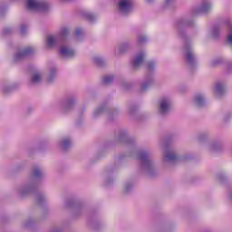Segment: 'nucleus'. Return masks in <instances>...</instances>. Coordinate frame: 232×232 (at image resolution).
I'll return each mask as SVG.
<instances>
[{
  "label": "nucleus",
  "mask_w": 232,
  "mask_h": 232,
  "mask_svg": "<svg viewBox=\"0 0 232 232\" xmlns=\"http://www.w3.org/2000/svg\"><path fill=\"white\" fill-rule=\"evenodd\" d=\"M26 8L28 10H46L48 4L37 0H27Z\"/></svg>",
  "instance_id": "nucleus-1"
},
{
  "label": "nucleus",
  "mask_w": 232,
  "mask_h": 232,
  "mask_svg": "<svg viewBox=\"0 0 232 232\" xmlns=\"http://www.w3.org/2000/svg\"><path fill=\"white\" fill-rule=\"evenodd\" d=\"M118 8L121 14H128L131 11V0H121Z\"/></svg>",
  "instance_id": "nucleus-2"
},
{
  "label": "nucleus",
  "mask_w": 232,
  "mask_h": 232,
  "mask_svg": "<svg viewBox=\"0 0 232 232\" xmlns=\"http://www.w3.org/2000/svg\"><path fill=\"white\" fill-rule=\"evenodd\" d=\"M60 54L63 57H73L75 55V51H73L66 46H62L60 49Z\"/></svg>",
  "instance_id": "nucleus-3"
},
{
  "label": "nucleus",
  "mask_w": 232,
  "mask_h": 232,
  "mask_svg": "<svg viewBox=\"0 0 232 232\" xmlns=\"http://www.w3.org/2000/svg\"><path fill=\"white\" fill-rule=\"evenodd\" d=\"M30 53H34V48L26 47L25 49L18 52V53L15 56V59H22V57H26V55H30Z\"/></svg>",
  "instance_id": "nucleus-4"
},
{
  "label": "nucleus",
  "mask_w": 232,
  "mask_h": 232,
  "mask_svg": "<svg viewBox=\"0 0 232 232\" xmlns=\"http://www.w3.org/2000/svg\"><path fill=\"white\" fill-rule=\"evenodd\" d=\"M169 110V101L163 99L160 101V112L161 114L166 113Z\"/></svg>",
  "instance_id": "nucleus-5"
},
{
  "label": "nucleus",
  "mask_w": 232,
  "mask_h": 232,
  "mask_svg": "<svg viewBox=\"0 0 232 232\" xmlns=\"http://www.w3.org/2000/svg\"><path fill=\"white\" fill-rule=\"evenodd\" d=\"M142 63H144V54L140 53L133 60L132 66H133V68H139V66L141 65Z\"/></svg>",
  "instance_id": "nucleus-6"
},
{
  "label": "nucleus",
  "mask_w": 232,
  "mask_h": 232,
  "mask_svg": "<svg viewBox=\"0 0 232 232\" xmlns=\"http://www.w3.org/2000/svg\"><path fill=\"white\" fill-rule=\"evenodd\" d=\"M140 160H142L144 164H148L150 160H148V153L146 152H140L139 156Z\"/></svg>",
  "instance_id": "nucleus-7"
},
{
  "label": "nucleus",
  "mask_w": 232,
  "mask_h": 232,
  "mask_svg": "<svg viewBox=\"0 0 232 232\" xmlns=\"http://www.w3.org/2000/svg\"><path fill=\"white\" fill-rule=\"evenodd\" d=\"M55 44V37L53 36H48L47 37V46L48 48H52Z\"/></svg>",
  "instance_id": "nucleus-8"
},
{
  "label": "nucleus",
  "mask_w": 232,
  "mask_h": 232,
  "mask_svg": "<svg viewBox=\"0 0 232 232\" xmlns=\"http://www.w3.org/2000/svg\"><path fill=\"white\" fill-rule=\"evenodd\" d=\"M41 79H42L41 74L36 72L32 77V82L36 84L37 82H41Z\"/></svg>",
  "instance_id": "nucleus-9"
},
{
  "label": "nucleus",
  "mask_w": 232,
  "mask_h": 232,
  "mask_svg": "<svg viewBox=\"0 0 232 232\" xmlns=\"http://www.w3.org/2000/svg\"><path fill=\"white\" fill-rule=\"evenodd\" d=\"M224 92V85L222 83H217L216 85V93L220 95Z\"/></svg>",
  "instance_id": "nucleus-10"
},
{
  "label": "nucleus",
  "mask_w": 232,
  "mask_h": 232,
  "mask_svg": "<svg viewBox=\"0 0 232 232\" xmlns=\"http://www.w3.org/2000/svg\"><path fill=\"white\" fill-rule=\"evenodd\" d=\"M195 101L198 106H202V104H204V98L201 95H197Z\"/></svg>",
  "instance_id": "nucleus-11"
},
{
  "label": "nucleus",
  "mask_w": 232,
  "mask_h": 232,
  "mask_svg": "<svg viewBox=\"0 0 232 232\" xmlns=\"http://www.w3.org/2000/svg\"><path fill=\"white\" fill-rule=\"evenodd\" d=\"M194 56H193V53H191V51H188L186 54V60L188 63H193L194 60Z\"/></svg>",
  "instance_id": "nucleus-12"
},
{
  "label": "nucleus",
  "mask_w": 232,
  "mask_h": 232,
  "mask_svg": "<svg viewBox=\"0 0 232 232\" xmlns=\"http://www.w3.org/2000/svg\"><path fill=\"white\" fill-rule=\"evenodd\" d=\"M165 158L167 160H177V155L173 154V152L167 153Z\"/></svg>",
  "instance_id": "nucleus-13"
},
{
  "label": "nucleus",
  "mask_w": 232,
  "mask_h": 232,
  "mask_svg": "<svg viewBox=\"0 0 232 232\" xmlns=\"http://www.w3.org/2000/svg\"><path fill=\"white\" fill-rule=\"evenodd\" d=\"M114 77L113 76H106L103 78V84H110V82H111V81H113Z\"/></svg>",
  "instance_id": "nucleus-14"
},
{
  "label": "nucleus",
  "mask_w": 232,
  "mask_h": 232,
  "mask_svg": "<svg viewBox=\"0 0 232 232\" xmlns=\"http://www.w3.org/2000/svg\"><path fill=\"white\" fill-rule=\"evenodd\" d=\"M211 8L209 4H203L201 6V12H208Z\"/></svg>",
  "instance_id": "nucleus-15"
},
{
  "label": "nucleus",
  "mask_w": 232,
  "mask_h": 232,
  "mask_svg": "<svg viewBox=\"0 0 232 232\" xmlns=\"http://www.w3.org/2000/svg\"><path fill=\"white\" fill-rule=\"evenodd\" d=\"M70 144H71V141L69 139L63 140V150H66L70 146Z\"/></svg>",
  "instance_id": "nucleus-16"
},
{
  "label": "nucleus",
  "mask_w": 232,
  "mask_h": 232,
  "mask_svg": "<svg viewBox=\"0 0 232 232\" xmlns=\"http://www.w3.org/2000/svg\"><path fill=\"white\" fill-rule=\"evenodd\" d=\"M43 175V172L39 169H34V177H41Z\"/></svg>",
  "instance_id": "nucleus-17"
},
{
  "label": "nucleus",
  "mask_w": 232,
  "mask_h": 232,
  "mask_svg": "<svg viewBox=\"0 0 232 232\" xmlns=\"http://www.w3.org/2000/svg\"><path fill=\"white\" fill-rule=\"evenodd\" d=\"M94 63L98 64V66H101V64L102 63V59H101L100 57H96L94 58Z\"/></svg>",
  "instance_id": "nucleus-18"
},
{
  "label": "nucleus",
  "mask_w": 232,
  "mask_h": 232,
  "mask_svg": "<svg viewBox=\"0 0 232 232\" xmlns=\"http://www.w3.org/2000/svg\"><path fill=\"white\" fill-rule=\"evenodd\" d=\"M86 19H88V21H93L94 17L93 14H88L85 15Z\"/></svg>",
  "instance_id": "nucleus-19"
},
{
  "label": "nucleus",
  "mask_w": 232,
  "mask_h": 232,
  "mask_svg": "<svg viewBox=\"0 0 232 232\" xmlns=\"http://www.w3.org/2000/svg\"><path fill=\"white\" fill-rule=\"evenodd\" d=\"M62 35H67L68 34V28H63L61 31Z\"/></svg>",
  "instance_id": "nucleus-20"
},
{
  "label": "nucleus",
  "mask_w": 232,
  "mask_h": 232,
  "mask_svg": "<svg viewBox=\"0 0 232 232\" xmlns=\"http://www.w3.org/2000/svg\"><path fill=\"white\" fill-rule=\"evenodd\" d=\"M75 34H76V35H81V34H82V29H81V28L76 29Z\"/></svg>",
  "instance_id": "nucleus-21"
},
{
  "label": "nucleus",
  "mask_w": 232,
  "mask_h": 232,
  "mask_svg": "<svg viewBox=\"0 0 232 232\" xmlns=\"http://www.w3.org/2000/svg\"><path fill=\"white\" fill-rule=\"evenodd\" d=\"M52 79H53V72H51L50 73V76H49V78H48V82H52Z\"/></svg>",
  "instance_id": "nucleus-22"
},
{
  "label": "nucleus",
  "mask_w": 232,
  "mask_h": 232,
  "mask_svg": "<svg viewBox=\"0 0 232 232\" xmlns=\"http://www.w3.org/2000/svg\"><path fill=\"white\" fill-rule=\"evenodd\" d=\"M148 86H150V84L143 83L142 86H141V90H146V88H148Z\"/></svg>",
  "instance_id": "nucleus-23"
},
{
  "label": "nucleus",
  "mask_w": 232,
  "mask_h": 232,
  "mask_svg": "<svg viewBox=\"0 0 232 232\" xmlns=\"http://www.w3.org/2000/svg\"><path fill=\"white\" fill-rule=\"evenodd\" d=\"M153 66H155V64H154L153 63H150L148 64L149 70H151V68H153Z\"/></svg>",
  "instance_id": "nucleus-24"
},
{
  "label": "nucleus",
  "mask_w": 232,
  "mask_h": 232,
  "mask_svg": "<svg viewBox=\"0 0 232 232\" xmlns=\"http://www.w3.org/2000/svg\"><path fill=\"white\" fill-rule=\"evenodd\" d=\"M139 43H143V41H146V37H140L139 38Z\"/></svg>",
  "instance_id": "nucleus-25"
},
{
  "label": "nucleus",
  "mask_w": 232,
  "mask_h": 232,
  "mask_svg": "<svg viewBox=\"0 0 232 232\" xmlns=\"http://www.w3.org/2000/svg\"><path fill=\"white\" fill-rule=\"evenodd\" d=\"M25 28H26V27H24V25H22V26H21V33H22V34H24Z\"/></svg>",
  "instance_id": "nucleus-26"
},
{
  "label": "nucleus",
  "mask_w": 232,
  "mask_h": 232,
  "mask_svg": "<svg viewBox=\"0 0 232 232\" xmlns=\"http://www.w3.org/2000/svg\"><path fill=\"white\" fill-rule=\"evenodd\" d=\"M169 1H171V0H167V3H169Z\"/></svg>",
  "instance_id": "nucleus-27"
}]
</instances>
